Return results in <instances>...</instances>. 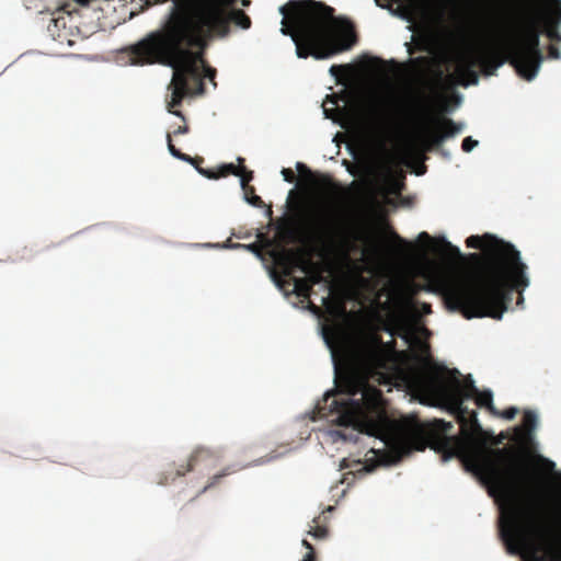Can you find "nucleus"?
<instances>
[{"label": "nucleus", "instance_id": "obj_1", "mask_svg": "<svg viewBox=\"0 0 561 561\" xmlns=\"http://www.w3.org/2000/svg\"><path fill=\"white\" fill-rule=\"evenodd\" d=\"M416 364L407 371V383L415 393L443 404L456 415L460 436H448L450 422L435 420L433 432L438 434L437 449L444 459L458 458L465 469L491 489L515 500L524 482L516 467V454L508 448H490L479 436L482 427L478 414L466 404L465 390L457 369H447L433 362L430 354L415 355Z\"/></svg>", "mask_w": 561, "mask_h": 561}, {"label": "nucleus", "instance_id": "obj_2", "mask_svg": "<svg viewBox=\"0 0 561 561\" xmlns=\"http://www.w3.org/2000/svg\"><path fill=\"white\" fill-rule=\"evenodd\" d=\"M466 245L481 249L483 257L471 253L470 259L479 262L473 276L453 278L444 284L445 304L466 319L501 320L514 291L518 293L517 305L524 301L523 291L529 286L527 265L513 244L489 233L468 237Z\"/></svg>", "mask_w": 561, "mask_h": 561}, {"label": "nucleus", "instance_id": "obj_3", "mask_svg": "<svg viewBox=\"0 0 561 561\" xmlns=\"http://www.w3.org/2000/svg\"><path fill=\"white\" fill-rule=\"evenodd\" d=\"M238 0H174L153 45L163 47L167 57H181L193 69L203 50L215 39H225L231 26L249 30L250 16L236 8Z\"/></svg>", "mask_w": 561, "mask_h": 561}, {"label": "nucleus", "instance_id": "obj_4", "mask_svg": "<svg viewBox=\"0 0 561 561\" xmlns=\"http://www.w3.org/2000/svg\"><path fill=\"white\" fill-rule=\"evenodd\" d=\"M282 33L289 35L299 58L327 59L352 47L353 31L344 30L334 9L316 0H290L280 8Z\"/></svg>", "mask_w": 561, "mask_h": 561}, {"label": "nucleus", "instance_id": "obj_5", "mask_svg": "<svg viewBox=\"0 0 561 561\" xmlns=\"http://www.w3.org/2000/svg\"><path fill=\"white\" fill-rule=\"evenodd\" d=\"M339 393L347 398H336L335 393L324 394L317 405L320 417L330 419L341 426H360L362 432L379 436L385 421L382 392L368 383L366 377L353 368L339 374L335 379Z\"/></svg>", "mask_w": 561, "mask_h": 561}, {"label": "nucleus", "instance_id": "obj_6", "mask_svg": "<svg viewBox=\"0 0 561 561\" xmlns=\"http://www.w3.org/2000/svg\"><path fill=\"white\" fill-rule=\"evenodd\" d=\"M160 31L151 32L145 38L139 41L137 44L130 46L129 58L133 65H152L160 64L173 68V77L170 83L171 100L168 102L169 113L185 119L183 113L175 107L182 104L183 99L192 92L190 87V80H192L198 88L199 92L204 90V83L202 80V69L204 76L209 80L214 81L216 76V69L209 67L205 60V50L201 56V60L194 64L193 69L186 67L185 62L181 57H167L162 51L163 47L153 45V38Z\"/></svg>", "mask_w": 561, "mask_h": 561}, {"label": "nucleus", "instance_id": "obj_7", "mask_svg": "<svg viewBox=\"0 0 561 561\" xmlns=\"http://www.w3.org/2000/svg\"><path fill=\"white\" fill-rule=\"evenodd\" d=\"M323 335L334 359L340 352L346 362L369 374L388 370L394 362L393 350L378 335L363 337L353 345L341 328L327 329Z\"/></svg>", "mask_w": 561, "mask_h": 561}, {"label": "nucleus", "instance_id": "obj_8", "mask_svg": "<svg viewBox=\"0 0 561 561\" xmlns=\"http://www.w3.org/2000/svg\"><path fill=\"white\" fill-rule=\"evenodd\" d=\"M512 58V66L524 79L533 80L540 68L542 54L539 49V31L534 21L527 23L522 33L505 41Z\"/></svg>", "mask_w": 561, "mask_h": 561}, {"label": "nucleus", "instance_id": "obj_9", "mask_svg": "<svg viewBox=\"0 0 561 561\" xmlns=\"http://www.w3.org/2000/svg\"><path fill=\"white\" fill-rule=\"evenodd\" d=\"M505 62L512 65L508 46L504 41L500 46L486 51L468 49L457 55L456 72L463 85L477 84L479 76L477 68L480 67L485 76H493Z\"/></svg>", "mask_w": 561, "mask_h": 561}, {"label": "nucleus", "instance_id": "obj_10", "mask_svg": "<svg viewBox=\"0 0 561 561\" xmlns=\"http://www.w3.org/2000/svg\"><path fill=\"white\" fill-rule=\"evenodd\" d=\"M221 458L219 450L198 446L196 447L186 463L179 466L171 465L167 470L162 471L158 478V484L167 485L173 483L178 478L185 476L187 472L197 470H209L215 468Z\"/></svg>", "mask_w": 561, "mask_h": 561}, {"label": "nucleus", "instance_id": "obj_11", "mask_svg": "<svg viewBox=\"0 0 561 561\" xmlns=\"http://www.w3.org/2000/svg\"><path fill=\"white\" fill-rule=\"evenodd\" d=\"M522 517V512L515 507L510 525L502 531L508 551L520 553L524 561H548L529 541Z\"/></svg>", "mask_w": 561, "mask_h": 561}, {"label": "nucleus", "instance_id": "obj_12", "mask_svg": "<svg viewBox=\"0 0 561 561\" xmlns=\"http://www.w3.org/2000/svg\"><path fill=\"white\" fill-rule=\"evenodd\" d=\"M277 266L282 270L285 277H289L294 284V293L302 298H310L312 294V286L305 277L294 276L296 268L308 273L310 260L301 250H283L275 257Z\"/></svg>", "mask_w": 561, "mask_h": 561}, {"label": "nucleus", "instance_id": "obj_13", "mask_svg": "<svg viewBox=\"0 0 561 561\" xmlns=\"http://www.w3.org/2000/svg\"><path fill=\"white\" fill-rule=\"evenodd\" d=\"M435 129H427L419 139L421 151H432L438 148L446 138L454 137L461 131L462 125L448 117H437Z\"/></svg>", "mask_w": 561, "mask_h": 561}, {"label": "nucleus", "instance_id": "obj_14", "mask_svg": "<svg viewBox=\"0 0 561 561\" xmlns=\"http://www.w3.org/2000/svg\"><path fill=\"white\" fill-rule=\"evenodd\" d=\"M463 390L466 391V398L474 399L476 404L479 408H485L492 414H499V411L493 405V394L491 390L480 391L472 380L471 376H467L463 380H461Z\"/></svg>", "mask_w": 561, "mask_h": 561}, {"label": "nucleus", "instance_id": "obj_15", "mask_svg": "<svg viewBox=\"0 0 561 561\" xmlns=\"http://www.w3.org/2000/svg\"><path fill=\"white\" fill-rule=\"evenodd\" d=\"M341 234L340 220L331 215L322 216L314 229L312 237L317 240H333Z\"/></svg>", "mask_w": 561, "mask_h": 561}, {"label": "nucleus", "instance_id": "obj_16", "mask_svg": "<svg viewBox=\"0 0 561 561\" xmlns=\"http://www.w3.org/2000/svg\"><path fill=\"white\" fill-rule=\"evenodd\" d=\"M243 162H244V159L239 157L238 165H236L233 163L224 164L218 169V171L216 173L213 171L203 170L202 168H198L197 165H196V169L198 170V172L201 174L207 176L208 179L226 178V176L232 174L236 176H240V179L242 180V176L244 175V173L249 172L245 169V167L243 165Z\"/></svg>", "mask_w": 561, "mask_h": 561}, {"label": "nucleus", "instance_id": "obj_17", "mask_svg": "<svg viewBox=\"0 0 561 561\" xmlns=\"http://www.w3.org/2000/svg\"><path fill=\"white\" fill-rule=\"evenodd\" d=\"M422 424L416 419H404L396 424L394 432L401 438H413L422 432Z\"/></svg>", "mask_w": 561, "mask_h": 561}, {"label": "nucleus", "instance_id": "obj_18", "mask_svg": "<svg viewBox=\"0 0 561 561\" xmlns=\"http://www.w3.org/2000/svg\"><path fill=\"white\" fill-rule=\"evenodd\" d=\"M537 415L533 411H525L523 415V424L516 427L515 434L520 440H528L531 438V433L537 426Z\"/></svg>", "mask_w": 561, "mask_h": 561}, {"label": "nucleus", "instance_id": "obj_19", "mask_svg": "<svg viewBox=\"0 0 561 561\" xmlns=\"http://www.w3.org/2000/svg\"><path fill=\"white\" fill-rule=\"evenodd\" d=\"M252 180L253 172L244 173V175L242 176L241 186L244 193V197L249 204H251L254 207L261 208L264 206V202L260 196L255 194V188L249 184Z\"/></svg>", "mask_w": 561, "mask_h": 561}, {"label": "nucleus", "instance_id": "obj_20", "mask_svg": "<svg viewBox=\"0 0 561 561\" xmlns=\"http://www.w3.org/2000/svg\"><path fill=\"white\" fill-rule=\"evenodd\" d=\"M435 251L439 252L443 256L450 260H461L462 254L458 247L453 245L449 241L442 239L440 247L436 248Z\"/></svg>", "mask_w": 561, "mask_h": 561}, {"label": "nucleus", "instance_id": "obj_21", "mask_svg": "<svg viewBox=\"0 0 561 561\" xmlns=\"http://www.w3.org/2000/svg\"><path fill=\"white\" fill-rule=\"evenodd\" d=\"M167 142H168V149H169L170 153L173 157H175V158H178V159H180L182 161L191 162V163H193L195 165H196V162H203V158H195V159H193L188 154L183 153L178 148H175V146L172 142V138H171V134L170 133L167 134Z\"/></svg>", "mask_w": 561, "mask_h": 561}, {"label": "nucleus", "instance_id": "obj_22", "mask_svg": "<svg viewBox=\"0 0 561 561\" xmlns=\"http://www.w3.org/2000/svg\"><path fill=\"white\" fill-rule=\"evenodd\" d=\"M307 276L305 277L308 279L309 284L313 287L314 285L321 284L324 282V276L320 270L313 268V264L310 262L308 273H306Z\"/></svg>", "mask_w": 561, "mask_h": 561}, {"label": "nucleus", "instance_id": "obj_23", "mask_svg": "<svg viewBox=\"0 0 561 561\" xmlns=\"http://www.w3.org/2000/svg\"><path fill=\"white\" fill-rule=\"evenodd\" d=\"M280 232L284 236V238L291 242L299 240L297 238V229L294 226V224H286V226L282 228Z\"/></svg>", "mask_w": 561, "mask_h": 561}, {"label": "nucleus", "instance_id": "obj_24", "mask_svg": "<svg viewBox=\"0 0 561 561\" xmlns=\"http://www.w3.org/2000/svg\"><path fill=\"white\" fill-rule=\"evenodd\" d=\"M229 473H230V471H228V470H224V471H221L220 473L214 474V476L209 479L208 483L203 488V490H202L201 492L203 493V492H206L207 490H209V489L214 488L215 485H217V484L220 482V480H221L222 478H225V477H226V476H228Z\"/></svg>", "mask_w": 561, "mask_h": 561}, {"label": "nucleus", "instance_id": "obj_25", "mask_svg": "<svg viewBox=\"0 0 561 561\" xmlns=\"http://www.w3.org/2000/svg\"><path fill=\"white\" fill-rule=\"evenodd\" d=\"M313 523H316V526L310 530V534L318 539H323L328 536V527L323 525H319L318 518L313 519Z\"/></svg>", "mask_w": 561, "mask_h": 561}, {"label": "nucleus", "instance_id": "obj_26", "mask_svg": "<svg viewBox=\"0 0 561 561\" xmlns=\"http://www.w3.org/2000/svg\"><path fill=\"white\" fill-rule=\"evenodd\" d=\"M302 546L308 549V552L304 556L301 561H317V554L312 545L308 540L304 539Z\"/></svg>", "mask_w": 561, "mask_h": 561}, {"label": "nucleus", "instance_id": "obj_27", "mask_svg": "<svg viewBox=\"0 0 561 561\" xmlns=\"http://www.w3.org/2000/svg\"><path fill=\"white\" fill-rule=\"evenodd\" d=\"M547 554L552 561H561V548L556 546H549Z\"/></svg>", "mask_w": 561, "mask_h": 561}, {"label": "nucleus", "instance_id": "obj_28", "mask_svg": "<svg viewBox=\"0 0 561 561\" xmlns=\"http://www.w3.org/2000/svg\"><path fill=\"white\" fill-rule=\"evenodd\" d=\"M476 146H478V140L472 139L470 136L466 137L461 144L465 152H470Z\"/></svg>", "mask_w": 561, "mask_h": 561}, {"label": "nucleus", "instance_id": "obj_29", "mask_svg": "<svg viewBox=\"0 0 561 561\" xmlns=\"http://www.w3.org/2000/svg\"><path fill=\"white\" fill-rule=\"evenodd\" d=\"M517 413H518V409L515 407H511L508 409H505L502 412H499L497 415H500L501 417H503L505 420H513Z\"/></svg>", "mask_w": 561, "mask_h": 561}, {"label": "nucleus", "instance_id": "obj_30", "mask_svg": "<svg viewBox=\"0 0 561 561\" xmlns=\"http://www.w3.org/2000/svg\"><path fill=\"white\" fill-rule=\"evenodd\" d=\"M407 291H408V295H409V298L407 299V302L411 306L414 305L413 300H412V297L414 295L417 294L419 291V286L414 283H410L408 286H407Z\"/></svg>", "mask_w": 561, "mask_h": 561}, {"label": "nucleus", "instance_id": "obj_31", "mask_svg": "<svg viewBox=\"0 0 561 561\" xmlns=\"http://www.w3.org/2000/svg\"><path fill=\"white\" fill-rule=\"evenodd\" d=\"M282 175L288 183H294L296 181V175L291 169L284 168L282 170Z\"/></svg>", "mask_w": 561, "mask_h": 561}, {"label": "nucleus", "instance_id": "obj_32", "mask_svg": "<svg viewBox=\"0 0 561 561\" xmlns=\"http://www.w3.org/2000/svg\"><path fill=\"white\" fill-rule=\"evenodd\" d=\"M539 460L541 461L542 466H543V469L548 472H553L554 471V468H556V465L553 461L547 459V458H543L541 456H539Z\"/></svg>", "mask_w": 561, "mask_h": 561}, {"label": "nucleus", "instance_id": "obj_33", "mask_svg": "<svg viewBox=\"0 0 561 561\" xmlns=\"http://www.w3.org/2000/svg\"><path fill=\"white\" fill-rule=\"evenodd\" d=\"M548 55L550 58L552 59H560L561 58V51L560 49L554 46V45H550L549 48H548Z\"/></svg>", "mask_w": 561, "mask_h": 561}, {"label": "nucleus", "instance_id": "obj_34", "mask_svg": "<svg viewBox=\"0 0 561 561\" xmlns=\"http://www.w3.org/2000/svg\"><path fill=\"white\" fill-rule=\"evenodd\" d=\"M547 36L551 39V41H558V42H561V34L552 28V30H548L547 32Z\"/></svg>", "mask_w": 561, "mask_h": 561}, {"label": "nucleus", "instance_id": "obj_35", "mask_svg": "<svg viewBox=\"0 0 561 561\" xmlns=\"http://www.w3.org/2000/svg\"><path fill=\"white\" fill-rule=\"evenodd\" d=\"M397 14L402 16V18H407V15L410 13V8L408 7H398L397 9Z\"/></svg>", "mask_w": 561, "mask_h": 561}, {"label": "nucleus", "instance_id": "obj_36", "mask_svg": "<svg viewBox=\"0 0 561 561\" xmlns=\"http://www.w3.org/2000/svg\"><path fill=\"white\" fill-rule=\"evenodd\" d=\"M342 70H343V66H339V65H333V66H331V68H330V72H331V75H332V76H335V77L340 76V73L342 72Z\"/></svg>", "mask_w": 561, "mask_h": 561}, {"label": "nucleus", "instance_id": "obj_37", "mask_svg": "<svg viewBox=\"0 0 561 561\" xmlns=\"http://www.w3.org/2000/svg\"><path fill=\"white\" fill-rule=\"evenodd\" d=\"M188 133V126L187 125H183V126H179L176 129L173 130V135H183V134H186Z\"/></svg>", "mask_w": 561, "mask_h": 561}, {"label": "nucleus", "instance_id": "obj_38", "mask_svg": "<svg viewBox=\"0 0 561 561\" xmlns=\"http://www.w3.org/2000/svg\"><path fill=\"white\" fill-rule=\"evenodd\" d=\"M419 240L430 242L432 241V238L427 232L423 231L419 234Z\"/></svg>", "mask_w": 561, "mask_h": 561}, {"label": "nucleus", "instance_id": "obj_39", "mask_svg": "<svg viewBox=\"0 0 561 561\" xmlns=\"http://www.w3.org/2000/svg\"><path fill=\"white\" fill-rule=\"evenodd\" d=\"M421 308H422V311L426 314L432 312V306L427 302H422Z\"/></svg>", "mask_w": 561, "mask_h": 561}, {"label": "nucleus", "instance_id": "obj_40", "mask_svg": "<svg viewBox=\"0 0 561 561\" xmlns=\"http://www.w3.org/2000/svg\"><path fill=\"white\" fill-rule=\"evenodd\" d=\"M73 1L81 7H88L93 0H73Z\"/></svg>", "mask_w": 561, "mask_h": 561}, {"label": "nucleus", "instance_id": "obj_41", "mask_svg": "<svg viewBox=\"0 0 561 561\" xmlns=\"http://www.w3.org/2000/svg\"><path fill=\"white\" fill-rule=\"evenodd\" d=\"M393 238L401 244H405V245L408 244L399 234H397L394 232H393Z\"/></svg>", "mask_w": 561, "mask_h": 561}, {"label": "nucleus", "instance_id": "obj_42", "mask_svg": "<svg viewBox=\"0 0 561 561\" xmlns=\"http://www.w3.org/2000/svg\"><path fill=\"white\" fill-rule=\"evenodd\" d=\"M297 169H298L299 171L310 172V170H309V169H307V167H306L305 164L300 163V162H298V163H297Z\"/></svg>", "mask_w": 561, "mask_h": 561}, {"label": "nucleus", "instance_id": "obj_43", "mask_svg": "<svg viewBox=\"0 0 561 561\" xmlns=\"http://www.w3.org/2000/svg\"><path fill=\"white\" fill-rule=\"evenodd\" d=\"M310 310H312L313 312H319V307H317L316 305H313L312 302H310V306H309Z\"/></svg>", "mask_w": 561, "mask_h": 561}, {"label": "nucleus", "instance_id": "obj_44", "mask_svg": "<svg viewBox=\"0 0 561 561\" xmlns=\"http://www.w3.org/2000/svg\"><path fill=\"white\" fill-rule=\"evenodd\" d=\"M241 3H242L243 7H248V5H250L251 1L250 0H242Z\"/></svg>", "mask_w": 561, "mask_h": 561}, {"label": "nucleus", "instance_id": "obj_45", "mask_svg": "<svg viewBox=\"0 0 561 561\" xmlns=\"http://www.w3.org/2000/svg\"><path fill=\"white\" fill-rule=\"evenodd\" d=\"M377 115H378L377 110H376V108H374V110H373V116H374V117H376Z\"/></svg>", "mask_w": 561, "mask_h": 561}, {"label": "nucleus", "instance_id": "obj_46", "mask_svg": "<svg viewBox=\"0 0 561 561\" xmlns=\"http://www.w3.org/2000/svg\"><path fill=\"white\" fill-rule=\"evenodd\" d=\"M328 300H329V298H328V297H325V298H323V299H322L323 304H327V302H328Z\"/></svg>", "mask_w": 561, "mask_h": 561}, {"label": "nucleus", "instance_id": "obj_47", "mask_svg": "<svg viewBox=\"0 0 561 561\" xmlns=\"http://www.w3.org/2000/svg\"><path fill=\"white\" fill-rule=\"evenodd\" d=\"M172 2L174 3V0H172Z\"/></svg>", "mask_w": 561, "mask_h": 561}]
</instances>
